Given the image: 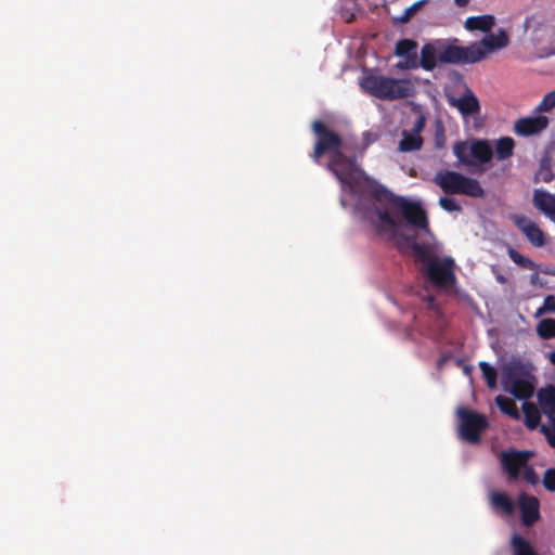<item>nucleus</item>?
<instances>
[{"label":"nucleus","mask_w":555,"mask_h":555,"mask_svg":"<svg viewBox=\"0 0 555 555\" xmlns=\"http://www.w3.org/2000/svg\"><path fill=\"white\" fill-rule=\"evenodd\" d=\"M464 372H465L466 374H469L470 369H469L468 366H466V367L464 369Z\"/></svg>","instance_id":"42"},{"label":"nucleus","mask_w":555,"mask_h":555,"mask_svg":"<svg viewBox=\"0 0 555 555\" xmlns=\"http://www.w3.org/2000/svg\"><path fill=\"white\" fill-rule=\"evenodd\" d=\"M513 555H539L532 544L518 533L511 540Z\"/></svg>","instance_id":"20"},{"label":"nucleus","mask_w":555,"mask_h":555,"mask_svg":"<svg viewBox=\"0 0 555 555\" xmlns=\"http://www.w3.org/2000/svg\"><path fill=\"white\" fill-rule=\"evenodd\" d=\"M478 49L485 53V60L489 54L506 48L509 44V37L504 29H499L496 34L487 33L483 38L476 41Z\"/></svg>","instance_id":"11"},{"label":"nucleus","mask_w":555,"mask_h":555,"mask_svg":"<svg viewBox=\"0 0 555 555\" xmlns=\"http://www.w3.org/2000/svg\"><path fill=\"white\" fill-rule=\"evenodd\" d=\"M541 412L547 416L550 422L555 418V386L541 388L537 393Z\"/></svg>","instance_id":"16"},{"label":"nucleus","mask_w":555,"mask_h":555,"mask_svg":"<svg viewBox=\"0 0 555 555\" xmlns=\"http://www.w3.org/2000/svg\"><path fill=\"white\" fill-rule=\"evenodd\" d=\"M533 206L555 222V195L542 189H535L532 196Z\"/></svg>","instance_id":"15"},{"label":"nucleus","mask_w":555,"mask_h":555,"mask_svg":"<svg viewBox=\"0 0 555 555\" xmlns=\"http://www.w3.org/2000/svg\"><path fill=\"white\" fill-rule=\"evenodd\" d=\"M439 206L448 212L462 211L461 205L456 202V199L450 196H441L439 198Z\"/></svg>","instance_id":"33"},{"label":"nucleus","mask_w":555,"mask_h":555,"mask_svg":"<svg viewBox=\"0 0 555 555\" xmlns=\"http://www.w3.org/2000/svg\"><path fill=\"white\" fill-rule=\"evenodd\" d=\"M485 60V53L478 49L476 41L466 47L459 46L457 38L436 39L423 44L421 49V67L431 72L440 64L468 65Z\"/></svg>","instance_id":"2"},{"label":"nucleus","mask_w":555,"mask_h":555,"mask_svg":"<svg viewBox=\"0 0 555 555\" xmlns=\"http://www.w3.org/2000/svg\"><path fill=\"white\" fill-rule=\"evenodd\" d=\"M550 362L555 365V351L551 352L548 356Z\"/></svg>","instance_id":"40"},{"label":"nucleus","mask_w":555,"mask_h":555,"mask_svg":"<svg viewBox=\"0 0 555 555\" xmlns=\"http://www.w3.org/2000/svg\"><path fill=\"white\" fill-rule=\"evenodd\" d=\"M449 104L455 107L463 116H473L480 113V102L475 93L466 88L464 94L460 98H449Z\"/></svg>","instance_id":"12"},{"label":"nucleus","mask_w":555,"mask_h":555,"mask_svg":"<svg viewBox=\"0 0 555 555\" xmlns=\"http://www.w3.org/2000/svg\"><path fill=\"white\" fill-rule=\"evenodd\" d=\"M544 313H555V296L547 295L543 300L542 307L537 310V315H541Z\"/></svg>","instance_id":"34"},{"label":"nucleus","mask_w":555,"mask_h":555,"mask_svg":"<svg viewBox=\"0 0 555 555\" xmlns=\"http://www.w3.org/2000/svg\"><path fill=\"white\" fill-rule=\"evenodd\" d=\"M469 1L470 0H454V3L460 8H464L469 3Z\"/></svg>","instance_id":"39"},{"label":"nucleus","mask_w":555,"mask_h":555,"mask_svg":"<svg viewBox=\"0 0 555 555\" xmlns=\"http://www.w3.org/2000/svg\"><path fill=\"white\" fill-rule=\"evenodd\" d=\"M522 470H524V474H522L524 479L528 483L534 486V485H537L539 482V477H538V475H537V473H535V470H534V468L532 466L527 464L526 467H524Z\"/></svg>","instance_id":"37"},{"label":"nucleus","mask_w":555,"mask_h":555,"mask_svg":"<svg viewBox=\"0 0 555 555\" xmlns=\"http://www.w3.org/2000/svg\"><path fill=\"white\" fill-rule=\"evenodd\" d=\"M533 379L534 377L529 373L503 389L516 399L528 400L534 391Z\"/></svg>","instance_id":"14"},{"label":"nucleus","mask_w":555,"mask_h":555,"mask_svg":"<svg viewBox=\"0 0 555 555\" xmlns=\"http://www.w3.org/2000/svg\"><path fill=\"white\" fill-rule=\"evenodd\" d=\"M361 89L383 101L408 99L415 94V86L408 78H393L369 73L360 79Z\"/></svg>","instance_id":"4"},{"label":"nucleus","mask_w":555,"mask_h":555,"mask_svg":"<svg viewBox=\"0 0 555 555\" xmlns=\"http://www.w3.org/2000/svg\"><path fill=\"white\" fill-rule=\"evenodd\" d=\"M491 503L493 507L503 511L505 514L509 515L514 512V504L512 500L503 492L492 493Z\"/></svg>","instance_id":"25"},{"label":"nucleus","mask_w":555,"mask_h":555,"mask_svg":"<svg viewBox=\"0 0 555 555\" xmlns=\"http://www.w3.org/2000/svg\"><path fill=\"white\" fill-rule=\"evenodd\" d=\"M518 503L522 524L527 527L535 524L540 518L539 500L535 496L520 493Z\"/></svg>","instance_id":"13"},{"label":"nucleus","mask_w":555,"mask_h":555,"mask_svg":"<svg viewBox=\"0 0 555 555\" xmlns=\"http://www.w3.org/2000/svg\"><path fill=\"white\" fill-rule=\"evenodd\" d=\"M530 372L527 370L524 363L520 361H512L503 367L502 372V385L503 388L509 386L514 380L522 378Z\"/></svg>","instance_id":"17"},{"label":"nucleus","mask_w":555,"mask_h":555,"mask_svg":"<svg viewBox=\"0 0 555 555\" xmlns=\"http://www.w3.org/2000/svg\"><path fill=\"white\" fill-rule=\"evenodd\" d=\"M509 219L522 232L527 240L535 247H542L546 243L544 232L538 224L524 215H511Z\"/></svg>","instance_id":"10"},{"label":"nucleus","mask_w":555,"mask_h":555,"mask_svg":"<svg viewBox=\"0 0 555 555\" xmlns=\"http://www.w3.org/2000/svg\"><path fill=\"white\" fill-rule=\"evenodd\" d=\"M443 362H444V358H441V359L438 361V366H439V367H440V366H442Z\"/></svg>","instance_id":"41"},{"label":"nucleus","mask_w":555,"mask_h":555,"mask_svg":"<svg viewBox=\"0 0 555 555\" xmlns=\"http://www.w3.org/2000/svg\"><path fill=\"white\" fill-rule=\"evenodd\" d=\"M522 411L525 414V425L528 429H535L541 421V410L531 402H525L522 404Z\"/></svg>","instance_id":"21"},{"label":"nucleus","mask_w":555,"mask_h":555,"mask_svg":"<svg viewBox=\"0 0 555 555\" xmlns=\"http://www.w3.org/2000/svg\"><path fill=\"white\" fill-rule=\"evenodd\" d=\"M478 365L482 373V377L485 378V380L487 383V386L490 389L496 388V386H498L496 370L486 361H480Z\"/></svg>","instance_id":"26"},{"label":"nucleus","mask_w":555,"mask_h":555,"mask_svg":"<svg viewBox=\"0 0 555 555\" xmlns=\"http://www.w3.org/2000/svg\"><path fill=\"white\" fill-rule=\"evenodd\" d=\"M412 250L422 264V273L434 287L448 292L455 286V261L452 257L439 258L428 245L417 242H413Z\"/></svg>","instance_id":"3"},{"label":"nucleus","mask_w":555,"mask_h":555,"mask_svg":"<svg viewBox=\"0 0 555 555\" xmlns=\"http://www.w3.org/2000/svg\"><path fill=\"white\" fill-rule=\"evenodd\" d=\"M555 107V90L546 93L539 105L535 107V113L550 112Z\"/></svg>","instance_id":"31"},{"label":"nucleus","mask_w":555,"mask_h":555,"mask_svg":"<svg viewBox=\"0 0 555 555\" xmlns=\"http://www.w3.org/2000/svg\"><path fill=\"white\" fill-rule=\"evenodd\" d=\"M429 0H420L414 2L412 5L405 9L404 13L398 17V21L402 24H406L411 21L414 14L420 11Z\"/></svg>","instance_id":"30"},{"label":"nucleus","mask_w":555,"mask_h":555,"mask_svg":"<svg viewBox=\"0 0 555 555\" xmlns=\"http://www.w3.org/2000/svg\"><path fill=\"white\" fill-rule=\"evenodd\" d=\"M537 333L542 339L555 338V319H543L537 325Z\"/></svg>","instance_id":"27"},{"label":"nucleus","mask_w":555,"mask_h":555,"mask_svg":"<svg viewBox=\"0 0 555 555\" xmlns=\"http://www.w3.org/2000/svg\"><path fill=\"white\" fill-rule=\"evenodd\" d=\"M542 482L546 490L551 492L555 491V468H548L545 470Z\"/></svg>","instance_id":"36"},{"label":"nucleus","mask_w":555,"mask_h":555,"mask_svg":"<svg viewBox=\"0 0 555 555\" xmlns=\"http://www.w3.org/2000/svg\"><path fill=\"white\" fill-rule=\"evenodd\" d=\"M468 150L469 147L467 146V143L463 141H459L453 145L454 155L464 165H472V160L467 155Z\"/></svg>","instance_id":"29"},{"label":"nucleus","mask_w":555,"mask_h":555,"mask_svg":"<svg viewBox=\"0 0 555 555\" xmlns=\"http://www.w3.org/2000/svg\"><path fill=\"white\" fill-rule=\"evenodd\" d=\"M550 125L544 115L520 117L514 121L513 131L519 137H532L542 133Z\"/></svg>","instance_id":"9"},{"label":"nucleus","mask_w":555,"mask_h":555,"mask_svg":"<svg viewBox=\"0 0 555 555\" xmlns=\"http://www.w3.org/2000/svg\"><path fill=\"white\" fill-rule=\"evenodd\" d=\"M424 128V118L420 117L414 126V130L416 132L421 131Z\"/></svg>","instance_id":"38"},{"label":"nucleus","mask_w":555,"mask_h":555,"mask_svg":"<svg viewBox=\"0 0 555 555\" xmlns=\"http://www.w3.org/2000/svg\"><path fill=\"white\" fill-rule=\"evenodd\" d=\"M457 416L460 418V437L472 444L479 443L481 434L489 425L487 417L466 408H459Z\"/></svg>","instance_id":"6"},{"label":"nucleus","mask_w":555,"mask_h":555,"mask_svg":"<svg viewBox=\"0 0 555 555\" xmlns=\"http://www.w3.org/2000/svg\"><path fill=\"white\" fill-rule=\"evenodd\" d=\"M470 155L479 163L487 164L492 159L493 152L486 140H476L469 146Z\"/></svg>","instance_id":"19"},{"label":"nucleus","mask_w":555,"mask_h":555,"mask_svg":"<svg viewBox=\"0 0 555 555\" xmlns=\"http://www.w3.org/2000/svg\"><path fill=\"white\" fill-rule=\"evenodd\" d=\"M433 181L447 195L460 194L473 198H481L485 195V190L477 179L457 171L440 170L435 175Z\"/></svg>","instance_id":"5"},{"label":"nucleus","mask_w":555,"mask_h":555,"mask_svg":"<svg viewBox=\"0 0 555 555\" xmlns=\"http://www.w3.org/2000/svg\"><path fill=\"white\" fill-rule=\"evenodd\" d=\"M498 280H499L500 282H504V278H503V276H498Z\"/></svg>","instance_id":"43"},{"label":"nucleus","mask_w":555,"mask_h":555,"mask_svg":"<svg viewBox=\"0 0 555 555\" xmlns=\"http://www.w3.org/2000/svg\"><path fill=\"white\" fill-rule=\"evenodd\" d=\"M550 423L551 427L542 425L540 430L545 436L547 443L555 449V418Z\"/></svg>","instance_id":"35"},{"label":"nucleus","mask_w":555,"mask_h":555,"mask_svg":"<svg viewBox=\"0 0 555 555\" xmlns=\"http://www.w3.org/2000/svg\"><path fill=\"white\" fill-rule=\"evenodd\" d=\"M495 25V17L490 14L469 16L464 23V27L469 31L479 30L485 34L489 33Z\"/></svg>","instance_id":"18"},{"label":"nucleus","mask_w":555,"mask_h":555,"mask_svg":"<svg viewBox=\"0 0 555 555\" xmlns=\"http://www.w3.org/2000/svg\"><path fill=\"white\" fill-rule=\"evenodd\" d=\"M495 403L504 414L511 416L514 420L520 418V412L514 400L511 398L500 395L495 398Z\"/></svg>","instance_id":"24"},{"label":"nucleus","mask_w":555,"mask_h":555,"mask_svg":"<svg viewBox=\"0 0 555 555\" xmlns=\"http://www.w3.org/2000/svg\"><path fill=\"white\" fill-rule=\"evenodd\" d=\"M553 172L548 164L543 160L540 164L539 170L535 173L534 181H543V182H551L553 180Z\"/></svg>","instance_id":"32"},{"label":"nucleus","mask_w":555,"mask_h":555,"mask_svg":"<svg viewBox=\"0 0 555 555\" xmlns=\"http://www.w3.org/2000/svg\"><path fill=\"white\" fill-rule=\"evenodd\" d=\"M422 144L423 139L420 134L403 131V138L399 142V150L401 152L417 151L422 147Z\"/></svg>","instance_id":"23"},{"label":"nucleus","mask_w":555,"mask_h":555,"mask_svg":"<svg viewBox=\"0 0 555 555\" xmlns=\"http://www.w3.org/2000/svg\"><path fill=\"white\" fill-rule=\"evenodd\" d=\"M417 42L413 39H401L395 46V55L403 61L397 63L396 67L401 70L416 69L421 67V56H417Z\"/></svg>","instance_id":"8"},{"label":"nucleus","mask_w":555,"mask_h":555,"mask_svg":"<svg viewBox=\"0 0 555 555\" xmlns=\"http://www.w3.org/2000/svg\"><path fill=\"white\" fill-rule=\"evenodd\" d=\"M515 141L511 137H502L495 142V155L499 160L509 158L514 154Z\"/></svg>","instance_id":"22"},{"label":"nucleus","mask_w":555,"mask_h":555,"mask_svg":"<svg viewBox=\"0 0 555 555\" xmlns=\"http://www.w3.org/2000/svg\"><path fill=\"white\" fill-rule=\"evenodd\" d=\"M311 130L315 137L314 146L310 157L317 164L327 155L326 168L339 181L343 191L352 195L358 194L362 186L370 189L371 195L380 207L374 205L365 212L376 216L372 224L377 233L387 234L389 240L401 238L409 244L416 242L414 237L399 233L401 223L392 215L399 212L403 219L414 229L430 234L429 221L426 210L420 202L410 201L403 196L396 195L384 185L376 183L359 167L354 156H348L343 152L344 141L339 133L334 131L322 120H314Z\"/></svg>","instance_id":"1"},{"label":"nucleus","mask_w":555,"mask_h":555,"mask_svg":"<svg viewBox=\"0 0 555 555\" xmlns=\"http://www.w3.org/2000/svg\"><path fill=\"white\" fill-rule=\"evenodd\" d=\"M532 456V451L509 449L501 452L500 462L508 478L516 480Z\"/></svg>","instance_id":"7"},{"label":"nucleus","mask_w":555,"mask_h":555,"mask_svg":"<svg viewBox=\"0 0 555 555\" xmlns=\"http://www.w3.org/2000/svg\"><path fill=\"white\" fill-rule=\"evenodd\" d=\"M508 257L519 267L528 270L537 269V263L532 261L530 258L521 255L516 249L509 247L507 250Z\"/></svg>","instance_id":"28"}]
</instances>
